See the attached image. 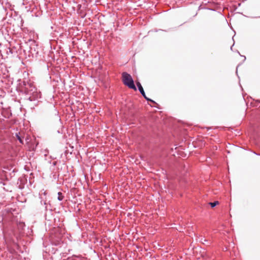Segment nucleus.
<instances>
[{
    "label": "nucleus",
    "mask_w": 260,
    "mask_h": 260,
    "mask_svg": "<svg viewBox=\"0 0 260 260\" xmlns=\"http://www.w3.org/2000/svg\"><path fill=\"white\" fill-rule=\"evenodd\" d=\"M137 87H138V88L139 89V90L140 92V93L142 94V95L143 96H145V93L144 92V89L143 88V87L142 86L141 83L139 82H138L137 83Z\"/></svg>",
    "instance_id": "f03ea898"
},
{
    "label": "nucleus",
    "mask_w": 260,
    "mask_h": 260,
    "mask_svg": "<svg viewBox=\"0 0 260 260\" xmlns=\"http://www.w3.org/2000/svg\"><path fill=\"white\" fill-rule=\"evenodd\" d=\"M218 204H219V202L218 201H215L214 202H210V203H209V204L210 205V206L212 208L215 207Z\"/></svg>",
    "instance_id": "20e7f679"
},
{
    "label": "nucleus",
    "mask_w": 260,
    "mask_h": 260,
    "mask_svg": "<svg viewBox=\"0 0 260 260\" xmlns=\"http://www.w3.org/2000/svg\"><path fill=\"white\" fill-rule=\"evenodd\" d=\"M16 137H17V139L20 142V143H21V144H23V140L21 139V137L18 134H16Z\"/></svg>",
    "instance_id": "39448f33"
},
{
    "label": "nucleus",
    "mask_w": 260,
    "mask_h": 260,
    "mask_svg": "<svg viewBox=\"0 0 260 260\" xmlns=\"http://www.w3.org/2000/svg\"><path fill=\"white\" fill-rule=\"evenodd\" d=\"M144 98H145L147 101H151V102H152V103H154V102L153 100H151V99H150L148 98L146 96V95H145V96H144Z\"/></svg>",
    "instance_id": "0eeeda50"
},
{
    "label": "nucleus",
    "mask_w": 260,
    "mask_h": 260,
    "mask_svg": "<svg viewBox=\"0 0 260 260\" xmlns=\"http://www.w3.org/2000/svg\"><path fill=\"white\" fill-rule=\"evenodd\" d=\"M63 196L62 195V193L61 192H59L58 193V198H57V199L61 201L63 200Z\"/></svg>",
    "instance_id": "7ed1b4c3"
},
{
    "label": "nucleus",
    "mask_w": 260,
    "mask_h": 260,
    "mask_svg": "<svg viewBox=\"0 0 260 260\" xmlns=\"http://www.w3.org/2000/svg\"><path fill=\"white\" fill-rule=\"evenodd\" d=\"M36 95H38V94L37 93H35L32 96H29L28 98V100L30 101H32L35 100V98L34 96Z\"/></svg>",
    "instance_id": "423d86ee"
},
{
    "label": "nucleus",
    "mask_w": 260,
    "mask_h": 260,
    "mask_svg": "<svg viewBox=\"0 0 260 260\" xmlns=\"http://www.w3.org/2000/svg\"><path fill=\"white\" fill-rule=\"evenodd\" d=\"M122 80L123 83L127 86L129 88L137 90V88L134 84V80L132 79V76L128 73L124 72L122 74Z\"/></svg>",
    "instance_id": "f257e3e1"
}]
</instances>
